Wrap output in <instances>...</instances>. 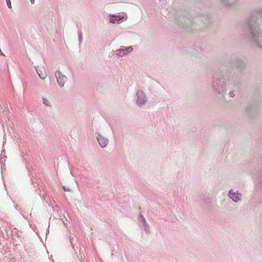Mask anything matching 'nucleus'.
<instances>
[{
  "label": "nucleus",
  "instance_id": "obj_6",
  "mask_svg": "<svg viewBox=\"0 0 262 262\" xmlns=\"http://www.w3.org/2000/svg\"><path fill=\"white\" fill-rule=\"evenodd\" d=\"M37 72L39 76V77L42 79H44L46 77V73L45 70L42 69H37Z\"/></svg>",
  "mask_w": 262,
  "mask_h": 262
},
{
  "label": "nucleus",
  "instance_id": "obj_8",
  "mask_svg": "<svg viewBox=\"0 0 262 262\" xmlns=\"http://www.w3.org/2000/svg\"><path fill=\"white\" fill-rule=\"evenodd\" d=\"M7 5H8V7L9 8H11V4L10 0H8V1H7Z\"/></svg>",
  "mask_w": 262,
  "mask_h": 262
},
{
  "label": "nucleus",
  "instance_id": "obj_11",
  "mask_svg": "<svg viewBox=\"0 0 262 262\" xmlns=\"http://www.w3.org/2000/svg\"><path fill=\"white\" fill-rule=\"evenodd\" d=\"M259 46L262 47V45L260 44L259 45Z\"/></svg>",
  "mask_w": 262,
  "mask_h": 262
},
{
  "label": "nucleus",
  "instance_id": "obj_4",
  "mask_svg": "<svg viewBox=\"0 0 262 262\" xmlns=\"http://www.w3.org/2000/svg\"><path fill=\"white\" fill-rule=\"evenodd\" d=\"M98 141L99 143L100 146L102 147H105L108 143V140L107 139L99 135L98 137H97Z\"/></svg>",
  "mask_w": 262,
  "mask_h": 262
},
{
  "label": "nucleus",
  "instance_id": "obj_7",
  "mask_svg": "<svg viewBox=\"0 0 262 262\" xmlns=\"http://www.w3.org/2000/svg\"><path fill=\"white\" fill-rule=\"evenodd\" d=\"M43 103L46 105H49V102L48 100L46 98H43Z\"/></svg>",
  "mask_w": 262,
  "mask_h": 262
},
{
  "label": "nucleus",
  "instance_id": "obj_10",
  "mask_svg": "<svg viewBox=\"0 0 262 262\" xmlns=\"http://www.w3.org/2000/svg\"><path fill=\"white\" fill-rule=\"evenodd\" d=\"M31 2L32 4L34 3V0H31Z\"/></svg>",
  "mask_w": 262,
  "mask_h": 262
},
{
  "label": "nucleus",
  "instance_id": "obj_5",
  "mask_svg": "<svg viewBox=\"0 0 262 262\" xmlns=\"http://www.w3.org/2000/svg\"><path fill=\"white\" fill-rule=\"evenodd\" d=\"M230 198L232 199L234 202H237L239 200L240 194L236 193H232L231 191L229 193Z\"/></svg>",
  "mask_w": 262,
  "mask_h": 262
},
{
  "label": "nucleus",
  "instance_id": "obj_3",
  "mask_svg": "<svg viewBox=\"0 0 262 262\" xmlns=\"http://www.w3.org/2000/svg\"><path fill=\"white\" fill-rule=\"evenodd\" d=\"M133 50L132 47H127L124 49H120L117 51V55L120 57H122L128 53L131 52Z\"/></svg>",
  "mask_w": 262,
  "mask_h": 262
},
{
  "label": "nucleus",
  "instance_id": "obj_2",
  "mask_svg": "<svg viewBox=\"0 0 262 262\" xmlns=\"http://www.w3.org/2000/svg\"><path fill=\"white\" fill-rule=\"evenodd\" d=\"M137 96L138 99L137 100V103L138 104L141 105L145 103L146 98L142 92L138 91L137 92Z\"/></svg>",
  "mask_w": 262,
  "mask_h": 262
},
{
  "label": "nucleus",
  "instance_id": "obj_1",
  "mask_svg": "<svg viewBox=\"0 0 262 262\" xmlns=\"http://www.w3.org/2000/svg\"><path fill=\"white\" fill-rule=\"evenodd\" d=\"M55 76L57 78V81L60 86H62L64 85V82L67 81V77L62 75L61 73L59 71H57L55 73Z\"/></svg>",
  "mask_w": 262,
  "mask_h": 262
},
{
  "label": "nucleus",
  "instance_id": "obj_12",
  "mask_svg": "<svg viewBox=\"0 0 262 262\" xmlns=\"http://www.w3.org/2000/svg\"><path fill=\"white\" fill-rule=\"evenodd\" d=\"M6 1H8V0H6Z\"/></svg>",
  "mask_w": 262,
  "mask_h": 262
},
{
  "label": "nucleus",
  "instance_id": "obj_9",
  "mask_svg": "<svg viewBox=\"0 0 262 262\" xmlns=\"http://www.w3.org/2000/svg\"><path fill=\"white\" fill-rule=\"evenodd\" d=\"M118 20V19H117L116 18H113V19H111V22L114 24L116 23V21Z\"/></svg>",
  "mask_w": 262,
  "mask_h": 262
}]
</instances>
